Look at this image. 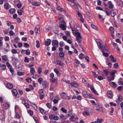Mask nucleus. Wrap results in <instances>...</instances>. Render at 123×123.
<instances>
[{
    "label": "nucleus",
    "mask_w": 123,
    "mask_h": 123,
    "mask_svg": "<svg viewBox=\"0 0 123 123\" xmlns=\"http://www.w3.org/2000/svg\"><path fill=\"white\" fill-rule=\"evenodd\" d=\"M70 1L71 3L74 4L73 6L75 9L78 10L79 9H81L80 6L77 3L76 0H71Z\"/></svg>",
    "instance_id": "nucleus-1"
},
{
    "label": "nucleus",
    "mask_w": 123,
    "mask_h": 123,
    "mask_svg": "<svg viewBox=\"0 0 123 123\" xmlns=\"http://www.w3.org/2000/svg\"><path fill=\"white\" fill-rule=\"evenodd\" d=\"M75 35H76L77 37L76 38L77 40V41L78 43H80L81 42V40L80 39L81 38V34L80 33L78 32H75Z\"/></svg>",
    "instance_id": "nucleus-2"
},
{
    "label": "nucleus",
    "mask_w": 123,
    "mask_h": 123,
    "mask_svg": "<svg viewBox=\"0 0 123 123\" xmlns=\"http://www.w3.org/2000/svg\"><path fill=\"white\" fill-rule=\"evenodd\" d=\"M12 60V61H13V66L15 67L17 66V64L16 62V61H17L18 60V59L15 57V56H13L11 57Z\"/></svg>",
    "instance_id": "nucleus-3"
},
{
    "label": "nucleus",
    "mask_w": 123,
    "mask_h": 123,
    "mask_svg": "<svg viewBox=\"0 0 123 123\" xmlns=\"http://www.w3.org/2000/svg\"><path fill=\"white\" fill-rule=\"evenodd\" d=\"M49 118L50 119L57 120L59 119V117L57 116H55L54 115H51L49 116Z\"/></svg>",
    "instance_id": "nucleus-4"
},
{
    "label": "nucleus",
    "mask_w": 123,
    "mask_h": 123,
    "mask_svg": "<svg viewBox=\"0 0 123 123\" xmlns=\"http://www.w3.org/2000/svg\"><path fill=\"white\" fill-rule=\"evenodd\" d=\"M107 97L110 98H112L113 95V93L111 91H108L107 93Z\"/></svg>",
    "instance_id": "nucleus-5"
},
{
    "label": "nucleus",
    "mask_w": 123,
    "mask_h": 123,
    "mask_svg": "<svg viewBox=\"0 0 123 123\" xmlns=\"http://www.w3.org/2000/svg\"><path fill=\"white\" fill-rule=\"evenodd\" d=\"M42 85L44 89H45L48 86L49 83L46 81H42Z\"/></svg>",
    "instance_id": "nucleus-6"
},
{
    "label": "nucleus",
    "mask_w": 123,
    "mask_h": 123,
    "mask_svg": "<svg viewBox=\"0 0 123 123\" xmlns=\"http://www.w3.org/2000/svg\"><path fill=\"white\" fill-rule=\"evenodd\" d=\"M13 95L15 97H18V93L17 90L15 89H13L11 90Z\"/></svg>",
    "instance_id": "nucleus-7"
},
{
    "label": "nucleus",
    "mask_w": 123,
    "mask_h": 123,
    "mask_svg": "<svg viewBox=\"0 0 123 123\" xmlns=\"http://www.w3.org/2000/svg\"><path fill=\"white\" fill-rule=\"evenodd\" d=\"M117 10L116 9H113L110 11L111 16L112 17H114L116 15Z\"/></svg>",
    "instance_id": "nucleus-8"
},
{
    "label": "nucleus",
    "mask_w": 123,
    "mask_h": 123,
    "mask_svg": "<svg viewBox=\"0 0 123 123\" xmlns=\"http://www.w3.org/2000/svg\"><path fill=\"white\" fill-rule=\"evenodd\" d=\"M52 45L53 46L55 45L57 47L58 46V42L57 40H53L52 41Z\"/></svg>",
    "instance_id": "nucleus-9"
},
{
    "label": "nucleus",
    "mask_w": 123,
    "mask_h": 123,
    "mask_svg": "<svg viewBox=\"0 0 123 123\" xmlns=\"http://www.w3.org/2000/svg\"><path fill=\"white\" fill-rule=\"evenodd\" d=\"M70 84L73 87H77L78 86V84L75 82H72L70 83Z\"/></svg>",
    "instance_id": "nucleus-10"
},
{
    "label": "nucleus",
    "mask_w": 123,
    "mask_h": 123,
    "mask_svg": "<svg viewBox=\"0 0 123 123\" xmlns=\"http://www.w3.org/2000/svg\"><path fill=\"white\" fill-rule=\"evenodd\" d=\"M10 105L7 104H5L3 105L2 107L4 110H6L8 108Z\"/></svg>",
    "instance_id": "nucleus-11"
},
{
    "label": "nucleus",
    "mask_w": 123,
    "mask_h": 123,
    "mask_svg": "<svg viewBox=\"0 0 123 123\" xmlns=\"http://www.w3.org/2000/svg\"><path fill=\"white\" fill-rule=\"evenodd\" d=\"M59 27L62 30L64 31L66 28V26L63 24H61L59 25Z\"/></svg>",
    "instance_id": "nucleus-12"
},
{
    "label": "nucleus",
    "mask_w": 123,
    "mask_h": 123,
    "mask_svg": "<svg viewBox=\"0 0 123 123\" xmlns=\"http://www.w3.org/2000/svg\"><path fill=\"white\" fill-rule=\"evenodd\" d=\"M4 8L6 10H8L9 8H10V5H9V4L8 3H6L4 5Z\"/></svg>",
    "instance_id": "nucleus-13"
},
{
    "label": "nucleus",
    "mask_w": 123,
    "mask_h": 123,
    "mask_svg": "<svg viewBox=\"0 0 123 123\" xmlns=\"http://www.w3.org/2000/svg\"><path fill=\"white\" fill-rule=\"evenodd\" d=\"M109 57L111 59V60L112 62L114 63L116 62V59L113 55H110Z\"/></svg>",
    "instance_id": "nucleus-14"
},
{
    "label": "nucleus",
    "mask_w": 123,
    "mask_h": 123,
    "mask_svg": "<svg viewBox=\"0 0 123 123\" xmlns=\"http://www.w3.org/2000/svg\"><path fill=\"white\" fill-rule=\"evenodd\" d=\"M6 86L8 89H11L13 88V86L11 83H8L7 84Z\"/></svg>",
    "instance_id": "nucleus-15"
},
{
    "label": "nucleus",
    "mask_w": 123,
    "mask_h": 123,
    "mask_svg": "<svg viewBox=\"0 0 123 123\" xmlns=\"http://www.w3.org/2000/svg\"><path fill=\"white\" fill-rule=\"evenodd\" d=\"M82 95L85 98L88 97V96L87 92L85 91H84L82 92Z\"/></svg>",
    "instance_id": "nucleus-16"
},
{
    "label": "nucleus",
    "mask_w": 123,
    "mask_h": 123,
    "mask_svg": "<svg viewBox=\"0 0 123 123\" xmlns=\"http://www.w3.org/2000/svg\"><path fill=\"white\" fill-rule=\"evenodd\" d=\"M96 107L97 108L96 109V110L99 111H101V108H102L101 107H100V105L99 104H97L96 105Z\"/></svg>",
    "instance_id": "nucleus-17"
},
{
    "label": "nucleus",
    "mask_w": 123,
    "mask_h": 123,
    "mask_svg": "<svg viewBox=\"0 0 123 123\" xmlns=\"http://www.w3.org/2000/svg\"><path fill=\"white\" fill-rule=\"evenodd\" d=\"M2 59L3 61H6L8 60L7 56L6 55H3L2 56Z\"/></svg>",
    "instance_id": "nucleus-18"
},
{
    "label": "nucleus",
    "mask_w": 123,
    "mask_h": 123,
    "mask_svg": "<svg viewBox=\"0 0 123 123\" xmlns=\"http://www.w3.org/2000/svg\"><path fill=\"white\" fill-rule=\"evenodd\" d=\"M0 68H1V70H4L6 69V66L5 64L2 65L0 63Z\"/></svg>",
    "instance_id": "nucleus-19"
},
{
    "label": "nucleus",
    "mask_w": 123,
    "mask_h": 123,
    "mask_svg": "<svg viewBox=\"0 0 123 123\" xmlns=\"http://www.w3.org/2000/svg\"><path fill=\"white\" fill-rule=\"evenodd\" d=\"M32 4L35 6H39L40 5V4L37 2L35 1H33L32 2Z\"/></svg>",
    "instance_id": "nucleus-20"
},
{
    "label": "nucleus",
    "mask_w": 123,
    "mask_h": 123,
    "mask_svg": "<svg viewBox=\"0 0 123 123\" xmlns=\"http://www.w3.org/2000/svg\"><path fill=\"white\" fill-rule=\"evenodd\" d=\"M15 11V10L13 8H12L9 10V12L11 14H12L14 13Z\"/></svg>",
    "instance_id": "nucleus-21"
},
{
    "label": "nucleus",
    "mask_w": 123,
    "mask_h": 123,
    "mask_svg": "<svg viewBox=\"0 0 123 123\" xmlns=\"http://www.w3.org/2000/svg\"><path fill=\"white\" fill-rule=\"evenodd\" d=\"M70 117L69 118L70 120L72 122H73L74 121L72 120V119L74 118V113H72L70 115Z\"/></svg>",
    "instance_id": "nucleus-22"
},
{
    "label": "nucleus",
    "mask_w": 123,
    "mask_h": 123,
    "mask_svg": "<svg viewBox=\"0 0 123 123\" xmlns=\"http://www.w3.org/2000/svg\"><path fill=\"white\" fill-rule=\"evenodd\" d=\"M91 89L92 90V91L95 94H96L97 95H98V94L96 91V90L95 89L93 88V87H91Z\"/></svg>",
    "instance_id": "nucleus-23"
},
{
    "label": "nucleus",
    "mask_w": 123,
    "mask_h": 123,
    "mask_svg": "<svg viewBox=\"0 0 123 123\" xmlns=\"http://www.w3.org/2000/svg\"><path fill=\"white\" fill-rule=\"evenodd\" d=\"M117 4L119 6H122L123 4V2L121 0L118 1L117 2Z\"/></svg>",
    "instance_id": "nucleus-24"
},
{
    "label": "nucleus",
    "mask_w": 123,
    "mask_h": 123,
    "mask_svg": "<svg viewBox=\"0 0 123 123\" xmlns=\"http://www.w3.org/2000/svg\"><path fill=\"white\" fill-rule=\"evenodd\" d=\"M85 57L83 53H81L79 55V58L80 59H82L84 58Z\"/></svg>",
    "instance_id": "nucleus-25"
},
{
    "label": "nucleus",
    "mask_w": 123,
    "mask_h": 123,
    "mask_svg": "<svg viewBox=\"0 0 123 123\" xmlns=\"http://www.w3.org/2000/svg\"><path fill=\"white\" fill-rule=\"evenodd\" d=\"M57 63L59 65L62 66L63 64V63H62L61 61L59 60H56Z\"/></svg>",
    "instance_id": "nucleus-26"
},
{
    "label": "nucleus",
    "mask_w": 123,
    "mask_h": 123,
    "mask_svg": "<svg viewBox=\"0 0 123 123\" xmlns=\"http://www.w3.org/2000/svg\"><path fill=\"white\" fill-rule=\"evenodd\" d=\"M7 66L8 67L9 69H10L12 68V66L10 65L8 62H7L6 63Z\"/></svg>",
    "instance_id": "nucleus-27"
},
{
    "label": "nucleus",
    "mask_w": 123,
    "mask_h": 123,
    "mask_svg": "<svg viewBox=\"0 0 123 123\" xmlns=\"http://www.w3.org/2000/svg\"><path fill=\"white\" fill-rule=\"evenodd\" d=\"M39 110L40 111L41 113H42L43 114H44L45 113V111L43 109V108H39Z\"/></svg>",
    "instance_id": "nucleus-28"
},
{
    "label": "nucleus",
    "mask_w": 123,
    "mask_h": 123,
    "mask_svg": "<svg viewBox=\"0 0 123 123\" xmlns=\"http://www.w3.org/2000/svg\"><path fill=\"white\" fill-rule=\"evenodd\" d=\"M15 117L16 118L19 119L20 117V115L18 113L16 112Z\"/></svg>",
    "instance_id": "nucleus-29"
},
{
    "label": "nucleus",
    "mask_w": 123,
    "mask_h": 123,
    "mask_svg": "<svg viewBox=\"0 0 123 123\" xmlns=\"http://www.w3.org/2000/svg\"><path fill=\"white\" fill-rule=\"evenodd\" d=\"M97 44L99 47V48L100 47L101 49H102L103 47V45L100 42H98L97 43Z\"/></svg>",
    "instance_id": "nucleus-30"
},
{
    "label": "nucleus",
    "mask_w": 123,
    "mask_h": 123,
    "mask_svg": "<svg viewBox=\"0 0 123 123\" xmlns=\"http://www.w3.org/2000/svg\"><path fill=\"white\" fill-rule=\"evenodd\" d=\"M91 26L92 28L94 30H97L98 27L95 25L92 24H91Z\"/></svg>",
    "instance_id": "nucleus-31"
},
{
    "label": "nucleus",
    "mask_w": 123,
    "mask_h": 123,
    "mask_svg": "<svg viewBox=\"0 0 123 123\" xmlns=\"http://www.w3.org/2000/svg\"><path fill=\"white\" fill-rule=\"evenodd\" d=\"M49 40L50 41H51V40L50 39H49ZM45 45L48 46H49L50 44L51 41H46L45 42Z\"/></svg>",
    "instance_id": "nucleus-32"
},
{
    "label": "nucleus",
    "mask_w": 123,
    "mask_h": 123,
    "mask_svg": "<svg viewBox=\"0 0 123 123\" xmlns=\"http://www.w3.org/2000/svg\"><path fill=\"white\" fill-rule=\"evenodd\" d=\"M114 79V76H110L108 78V81H110L111 80H113Z\"/></svg>",
    "instance_id": "nucleus-33"
},
{
    "label": "nucleus",
    "mask_w": 123,
    "mask_h": 123,
    "mask_svg": "<svg viewBox=\"0 0 123 123\" xmlns=\"http://www.w3.org/2000/svg\"><path fill=\"white\" fill-rule=\"evenodd\" d=\"M43 80V79L42 77L39 78L38 80V82L40 84H41L42 83V82Z\"/></svg>",
    "instance_id": "nucleus-34"
},
{
    "label": "nucleus",
    "mask_w": 123,
    "mask_h": 123,
    "mask_svg": "<svg viewBox=\"0 0 123 123\" xmlns=\"http://www.w3.org/2000/svg\"><path fill=\"white\" fill-rule=\"evenodd\" d=\"M83 114L85 116H88L90 115V114L87 112L85 111L83 112Z\"/></svg>",
    "instance_id": "nucleus-35"
},
{
    "label": "nucleus",
    "mask_w": 123,
    "mask_h": 123,
    "mask_svg": "<svg viewBox=\"0 0 123 123\" xmlns=\"http://www.w3.org/2000/svg\"><path fill=\"white\" fill-rule=\"evenodd\" d=\"M57 9L60 11H64L66 12V11L63 10V8H61L60 6L57 7Z\"/></svg>",
    "instance_id": "nucleus-36"
},
{
    "label": "nucleus",
    "mask_w": 123,
    "mask_h": 123,
    "mask_svg": "<svg viewBox=\"0 0 123 123\" xmlns=\"http://www.w3.org/2000/svg\"><path fill=\"white\" fill-rule=\"evenodd\" d=\"M103 120V119L101 118L97 119V123H101Z\"/></svg>",
    "instance_id": "nucleus-37"
},
{
    "label": "nucleus",
    "mask_w": 123,
    "mask_h": 123,
    "mask_svg": "<svg viewBox=\"0 0 123 123\" xmlns=\"http://www.w3.org/2000/svg\"><path fill=\"white\" fill-rule=\"evenodd\" d=\"M64 54L62 52H60L59 53V56L61 57H63L64 56Z\"/></svg>",
    "instance_id": "nucleus-38"
},
{
    "label": "nucleus",
    "mask_w": 123,
    "mask_h": 123,
    "mask_svg": "<svg viewBox=\"0 0 123 123\" xmlns=\"http://www.w3.org/2000/svg\"><path fill=\"white\" fill-rule=\"evenodd\" d=\"M22 10L21 9L18 10L17 11V12L18 13V15H22Z\"/></svg>",
    "instance_id": "nucleus-39"
},
{
    "label": "nucleus",
    "mask_w": 123,
    "mask_h": 123,
    "mask_svg": "<svg viewBox=\"0 0 123 123\" xmlns=\"http://www.w3.org/2000/svg\"><path fill=\"white\" fill-rule=\"evenodd\" d=\"M25 54L26 55H29L30 54V52L29 49H27L26 50H25Z\"/></svg>",
    "instance_id": "nucleus-40"
},
{
    "label": "nucleus",
    "mask_w": 123,
    "mask_h": 123,
    "mask_svg": "<svg viewBox=\"0 0 123 123\" xmlns=\"http://www.w3.org/2000/svg\"><path fill=\"white\" fill-rule=\"evenodd\" d=\"M35 70L33 68H31L30 70V72L31 74L32 75H33L34 72H35Z\"/></svg>",
    "instance_id": "nucleus-41"
},
{
    "label": "nucleus",
    "mask_w": 123,
    "mask_h": 123,
    "mask_svg": "<svg viewBox=\"0 0 123 123\" xmlns=\"http://www.w3.org/2000/svg\"><path fill=\"white\" fill-rule=\"evenodd\" d=\"M36 47L37 48H39L40 47L39 42L38 40H37L36 41Z\"/></svg>",
    "instance_id": "nucleus-42"
},
{
    "label": "nucleus",
    "mask_w": 123,
    "mask_h": 123,
    "mask_svg": "<svg viewBox=\"0 0 123 123\" xmlns=\"http://www.w3.org/2000/svg\"><path fill=\"white\" fill-rule=\"evenodd\" d=\"M28 113L31 116H32L33 114V111L30 110H29L28 111Z\"/></svg>",
    "instance_id": "nucleus-43"
},
{
    "label": "nucleus",
    "mask_w": 123,
    "mask_h": 123,
    "mask_svg": "<svg viewBox=\"0 0 123 123\" xmlns=\"http://www.w3.org/2000/svg\"><path fill=\"white\" fill-rule=\"evenodd\" d=\"M25 73L23 72H17L18 75L19 76H21L24 75Z\"/></svg>",
    "instance_id": "nucleus-44"
},
{
    "label": "nucleus",
    "mask_w": 123,
    "mask_h": 123,
    "mask_svg": "<svg viewBox=\"0 0 123 123\" xmlns=\"http://www.w3.org/2000/svg\"><path fill=\"white\" fill-rule=\"evenodd\" d=\"M9 34L10 36H12L15 34L14 33L12 30H10V31Z\"/></svg>",
    "instance_id": "nucleus-45"
},
{
    "label": "nucleus",
    "mask_w": 123,
    "mask_h": 123,
    "mask_svg": "<svg viewBox=\"0 0 123 123\" xmlns=\"http://www.w3.org/2000/svg\"><path fill=\"white\" fill-rule=\"evenodd\" d=\"M61 110L63 112L65 113H66L67 112V110L66 109L64 108H61Z\"/></svg>",
    "instance_id": "nucleus-46"
},
{
    "label": "nucleus",
    "mask_w": 123,
    "mask_h": 123,
    "mask_svg": "<svg viewBox=\"0 0 123 123\" xmlns=\"http://www.w3.org/2000/svg\"><path fill=\"white\" fill-rule=\"evenodd\" d=\"M86 15L88 16V17H89V18H91V14L89 12H86Z\"/></svg>",
    "instance_id": "nucleus-47"
},
{
    "label": "nucleus",
    "mask_w": 123,
    "mask_h": 123,
    "mask_svg": "<svg viewBox=\"0 0 123 123\" xmlns=\"http://www.w3.org/2000/svg\"><path fill=\"white\" fill-rule=\"evenodd\" d=\"M24 104L27 108H29V105L27 103L25 102L24 103Z\"/></svg>",
    "instance_id": "nucleus-48"
},
{
    "label": "nucleus",
    "mask_w": 123,
    "mask_h": 123,
    "mask_svg": "<svg viewBox=\"0 0 123 123\" xmlns=\"http://www.w3.org/2000/svg\"><path fill=\"white\" fill-rule=\"evenodd\" d=\"M40 29H35V31L36 33H38L39 34L40 33Z\"/></svg>",
    "instance_id": "nucleus-49"
},
{
    "label": "nucleus",
    "mask_w": 123,
    "mask_h": 123,
    "mask_svg": "<svg viewBox=\"0 0 123 123\" xmlns=\"http://www.w3.org/2000/svg\"><path fill=\"white\" fill-rule=\"evenodd\" d=\"M102 52L103 53V55L105 57H107L109 55L107 53H106L103 52V50H102Z\"/></svg>",
    "instance_id": "nucleus-50"
},
{
    "label": "nucleus",
    "mask_w": 123,
    "mask_h": 123,
    "mask_svg": "<svg viewBox=\"0 0 123 123\" xmlns=\"http://www.w3.org/2000/svg\"><path fill=\"white\" fill-rule=\"evenodd\" d=\"M92 74L95 78H96L98 76V75L96 74L95 72L92 71Z\"/></svg>",
    "instance_id": "nucleus-51"
},
{
    "label": "nucleus",
    "mask_w": 123,
    "mask_h": 123,
    "mask_svg": "<svg viewBox=\"0 0 123 123\" xmlns=\"http://www.w3.org/2000/svg\"><path fill=\"white\" fill-rule=\"evenodd\" d=\"M45 96V95L44 94H40L39 96L40 98L41 99H42Z\"/></svg>",
    "instance_id": "nucleus-52"
},
{
    "label": "nucleus",
    "mask_w": 123,
    "mask_h": 123,
    "mask_svg": "<svg viewBox=\"0 0 123 123\" xmlns=\"http://www.w3.org/2000/svg\"><path fill=\"white\" fill-rule=\"evenodd\" d=\"M12 52L13 54H15L17 53V51L15 49H13L12 50Z\"/></svg>",
    "instance_id": "nucleus-53"
},
{
    "label": "nucleus",
    "mask_w": 123,
    "mask_h": 123,
    "mask_svg": "<svg viewBox=\"0 0 123 123\" xmlns=\"http://www.w3.org/2000/svg\"><path fill=\"white\" fill-rule=\"evenodd\" d=\"M24 61L25 62H27L28 63L29 62V58H28L27 57H25V58Z\"/></svg>",
    "instance_id": "nucleus-54"
},
{
    "label": "nucleus",
    "mask_w": 123,
    "mask_h": 123,
    "mask_svg": "<svg viewBox=\"0 0 123 123\" xmlns=\"http://www.w3.org/2000/svg\"><path fill=\"white\" fill-rule=\"evenodd\" d=\"M66 94V93L64 92H63L60 93V96L62 97H64Z\"/></svg>",
    "instance_id": "nucleus-55"
},
{
    "label": "nucleus",
    "mask_w": 123,
    "mask_h": 123,
    "mask_svg": "<svg viewBox=\"0 0 123 123\" xmlns=\"http://www.w3.org/2000/svg\"><path fill=\"white\" fill-rule=\"evenodd\" d=\"M104 73L106 75H107L108 74V72L107 69L105 70L104 71Z\"/></svg>",
    "instance_id": "nucleus-56"
},
{
    "label": "nucleus",
    "mask_w": 123,
    "mask_h": 123,
    "mask_svg": "<svg viewBox=\"0 0 123 123\" xmlns=\"http://www.w3.org/2000/svg\"><path fill=\"white\" fill-rule=\"evenodd\" d=\"M24 46L26 48H28L29 46V44L26 43H25L24 44Z\"/></svg>",
    "instance_id": "nucleus-57"
},
{
    "label": "nucleus",
    "mask_w": 123,
    "mask_h": 123,
    "mask_svg": "<svg viewBox=\"0 0 123 123\" xmlns=\"http://www.w3.org/2000/svg\"><path fill=\"white\" fill-rule=\"evenodd\" d=\"M38 75L37 74H35L34 75V74L32 77V78L34 79H36L37 78H38Z\"/></svg>",
    "instance_id": "nucleus-58"
},
{
    "label": "nucleus",
    "mask_w": 123,
    "mask_h": 123,
    "mask_svg": "<svg viewBox=\"0 0 123 123\" xmlns=\"http://www.w3.org/2000/svg\"><path fill=\"white\" fill-rule=\"evenodd\" d=\"M46 105L47 107L49 109H51V106L50 104L49 103H47L46 104Z\"/></svg>",
    "instance_id": "nucleus-59"
},
{
    "label": "nucleus",
    "mask_w": 123,
    "mask_h": 123,
    "mask_svg": "<svg viewBox=\"0 0 123 123\" xmlns=\"http://www.w3.org/2000/svg\"><path fill=\"white\" fill-rule=\"evenodd\" d=\"M77 10V14L78 15V16L79 17H81L82 16V15L81 13L78 11L79 10Z\"/></svg>",
    "instance_id": "nucleus-60"
},
{
    "label": "nucleus",
    "mask_w": 123,
    "mask_h": 123,
    "mask_svg": "<svg viewBox=\"0 0 123 123\" xmlns=\"http://www.w3.org/2000/svg\"><path fill=\"white\" fill-rule=\"evenodd\" d=\"M114 67L115 68H117L119 67V65L117 63H116L114 64Z\"/></svg>",
    "instance_id": "nucleus-61"
},
{
    "label": "nucleus",
    "mask_w": 123,
    "mask_h": 123,
    "mask_svg": "<svg viewBox=\"0 0 123 123\" xmlns=\"http://www.w3.org/2000/svg\"><path fill=\"white\" fill-rule=\"evenodd\" d=\"M4 40L6 41H7L9 40V38L8 37L6 36L5 37Z\"/></svg>",
    "instance_id": "nucleus-62"
},
{
    "label": "nucleus",
    "mask_w": 123,
    "mask_h": 123,
    "mask_svg": "<svg viewBox=\"0 0 123 123\" xmlns=\"http://www.w3.org/2000/svg\"><path fill=\"white\" fill-rule=\"evenodd\" d=\"M26 80L27 82L30 83L31 81V78L29 77L26 79Z\"/></svg>",
    "instance_id": "nucleus-63"
},
{
    "label": "nucleus",
    "mask_w": 123,
    "mask_h": 123,
    "mask_svg": "<svg viewBox=\"0 0 123 123\" xmlns=\"http://www.w3.org/2000/svg\"><path fill=\"white\" fill-rule=\"evenodd\" d=\"M17 45L18 47L20 48L22 47L23 44L21 43H19Z\"/></svg>",
    "instance_id": "nucleus-64"
}]
</instances>
